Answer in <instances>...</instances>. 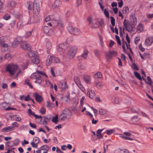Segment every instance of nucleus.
<instances>
[{"mask_svg":"<svg viewBox=\"0 0 153 153\" xmlns=\"http://www.w3.org/2000/svg\"><path fill=\"white\" fill-rule=\"evenodd\" d=\"M32 62L34 64H37L39 63V60L38 58L34 57L32 60Z\"/></svg>","mask_w":153,"mask_h":153,"instance_id":"obj_39","label":"nucleus"},{"mask_svg":"<svg viewBox=\"0 0 153 153\" xmlns=\"http://www.w3.org/2000/svg\"><path fill=\"white\" fill-rule=\"evenodd\" d=\"M49 146L47 145H45L42 146L41 147V150H45L48 151L49 149Z\"/></svg>","mask_w":153,"mask_h":153,"instance_id":"obj_38","label":"nucleus"},{"mask_svg":"<svg viewBox=\"0 0 153 153\" xmlns=\"http://www.w3.org/2000/svg\"><path fill=\"white\" fill-rule=\"evenodd\" d=\"M6 40V37L5 36L0 37V44H1L4 42Z\"/></svg>","mask_w":153,"mask_h":153,"instance_id":"obj_40","label":"nucleus"},{"mask_svg":"<svg viewBox=\"0 0 153 153\" xmlns=\"http://www.w3.org/2000/svg\"><path fill=\"white\" fill-rule=\"evenodd\" d=\"M33 97H35L36 100L39 103L43 101V99L42 97L37 93H34Z\"/></svg>","mask_w":153,"mask_h":153,"instance_id":"obj_13","label":"nucleus"},{"mask_svg":"<svg viewBox=\"0 0 153 153\" xmlns=\"http://www.w3.org/2000/svg\"><path fill=\"white\" fill-rule=\"evenodd\" d=\"M20 45L21 48L25 50L30 51L31 49V47L26 42H22Z\"/></svg>","mask_w":153,"mask_h":153,"instance_id":"obj_10","label":"nucleus"},{"mask_svg":"<svg viewBox=\"0 0 153 153\" xmlns=\"http://www.w3.org/2000/svg\"><path fill=\"white\" fill-rule=\"evenodd\" d=\"M91 108L93 111L94 112V116H95V117H96L97 116V112H98L97 110L95 109L93 107H91Z\"/></svg>","mask_w":153,"mask_h":153,"instance_id":"obj_56","label":"nucleus"},{"mask_svg":"<svg viewBox=\"0 0 153 153\" xmlns=\"http://www.w3.org/2000/svg\"><path fill=\"white\" fill-rule=\"evenodd\" d=\"M46 47L47 49L51 50V43L50 42H48L46 44Z\"/></svg>","mask_w":153,"mask_h":153,"instance_id":"obj_49","label":"nucleus"},{"mask_svg":"<svg viewBox=\"0 0 153 153\" xmlns=\"http://www.w3.org/2000/svg\"><path fill=\"white\" fill-rule=\"evenodd\" d=\"M91 27L94 28H97L99 26V19L97 18L94 19L92 21Z\"/></svg>","mask_w":153,"mask_h":153,"instance_id":"obj_14","label":"nucleus"},{"mask_svg":"<svg viewBox=\"0 0 153 153\" xmlns=\"http://www.w3.org/2000/svg\"><path fill=\"white\" fill-rule=\"evenodd\" d=\"M116 152H117L116 153H129L128 150L126 149L123 150L119 149L116 151Z\"/></svg>","mask_w":153,"mask_h":153,"instance_id":"obj_30","label":"nucleus"},{"mask_svg":"<svg viewBox=\"0 0 153 153\" xmlns=\"http://www.w3.org/2000/svg\"><path fill=\"white\" fill-rule=\"evenodd\" d=\"M25 82L26 84L28 85L30 88H33V86L29 82V79H27L26 78L25 80Z\"/></svg>","mask_w":153,"mask_h":153,"instance_id":"obj_46","label":"nucleus"},{"mask_svg":"<svg viewBox=\"0 0 153 153\" xmlns=\"http://www.w3.org/2000/svg\"><path fill=\"white\" fill-rule=\"evenodd\" d=\"M95 84L97 88H100L103 86V85L98 81H96L95 82Z\"/></svg>","mask_w":153,"mask_h":153,"instance_id":"obj_32","label":"nucleus"},{"mask_svg":"<svg viewBox=\"0 0 153 153\" xmlns=\"http://www.w3.org/2000/svg\"><path fill=\"white\" fill-rule=\"evenodd\" d=\"M140 36L137 37L135 39L134 42L136 44H137L138 41L140 40Z\"/></svg>","mask_w":153,"mask_h":153,"instance_id":"obj_57","label":"nucleus"},{"mask_svg":"<svg viewBox=\"0 0 153 153\" xmlns=\"http://www.w3.org/2000/svg\"><path fill=\"white\" fill-rule=\"evenodd\" d=\"M107 110L105 108H101L99 110V114L100 115H104L107 114Z\"/></svg>","mask_w":153,"mask_h":153,"instance_id":"obj_25","label":"nucleus"},{"mask_svg":"<svg viewBox=\"0 0 153 153\" xmlns=\"http://www.w3.org/2000/svg\"><path fill=\"white\" fill-rule=\"evenodd\" d=\"M12 57V55L9 53L6 54L4 56V58L7 60L10 59Z\"/></svg>","mask_w":153,"mask_h":153,"instance_id":"obj_41","label":"nucleus"},{"mask_svg":"<svg viewBox=\"0 0 153 153\" xmlns=\"http://www.w3.org/2000/svg\"><path fill=\"white\" fill-rule=\"evenodd\" d=\"M67 48L66 46L64 43H61L59 45V48L58 49L59 51H61L62 53H63L65 49Z\"/></svg>","mask_w":153,"mask_h":153,"instance_id":"obj_20","label":"nucleus"},{"mask_svg":"<svg viewBox=\"0 0 153 153\" xmlns=\"http://www.w3.org/2000/svg\"><path fill=\"white\" fill-rule=\"evenodd\" d=\"M143 24H140L137 26V31L141 32L143 30Z\"/></svg>","mask_w":153,"mask_h":153,"instance_id":"obj_29","label":"nucleus"},{"mask_svg":"<svg viewBox=\"0 0 153 153\" xmlns=\"http://www.w3.org/2000/svg\"><path fill=\"white\" fill-rule=\"evenodd\" d=\"M146 16L148 19H151L153 18V13L152 14H147Z\"/></svg>","mask_w":153,"mask_h":153,"instance_id":"obj_61","label":"nucleus"},{"mask_svg":"<svg viewBox=\"0 0 153 153\" xmlns=\"http://www.w3.org/2000/svg\"><path fill=\"white\" fill-rule=\"evenodd\" d=\"M51 18L52 20L54 21L56 23L58 24V22L60 20V16L58 14L55 13L51 15Z\"/></svg>","mask_w":153,"mask_h":153,"instance_id":"obj_12","label":"nucleus"},{"mask_svg":"<svg viewBox=\"0 0 153 153\" xmlns=\"http://www.w3.org/2000/svg\"><path fill=\"white\" fill-rule=\"evenodd\" d=\"M95 76H97L98 78H100L102 77V74L100 72H98L94 74Z\"/></svg>","mask_w":153,"mask_h":153,"instance_id":"obj_54","label":"nucleus"},{"mask_svg":"<svg viewBox=\"0 0 153 153\" xmlns=\"http://www.w3.org/2000/svg\"><path fill=\"white\" fill-rule=\"evenodd\" d=\"M74 80L77 85L81 83L79 77L77 76L74 77Z\"/></svg>","mask_w":153,"mask_h":153,"instance_id":"obj_31","label":"nucleus"},{"mask_svg":"<svg viewBox=\"0 0 153 153\" xmlns=\"http://www.w3.org/2000/svg\"><path fill=\"white\" fill-rule=\"evenodd\" d=\"M37 20L38 19L37 17H33L29 19V22L27 23V24L36 23L37 22Z\"/></svg>","mask_w":153,"mask_h":153,"instance_id":"obj_24","label":"nucleus"},{"mask_svg":"<svg viewBox=\"0 0 153 153\" xmlns=\"http://www.w3.org/2000/svg\"><path fill=\"white\" fill-rule=\"evenodd\" d=\"M2 88L3 89H7L8 88V85L6 83H3L2 84Z\"/></svg>","mask_w":153,"mask_h":153,"instance_id":"obj_62","label":"nucleus"},{"mask_svg":"<svg viewBox=\"0 0 153 153\" xmlns=\"http://www.w3.org/2000/svg\"><path fill=\"white\" fill-rule=\"evenodd\" d=\"M134 74L135 76L137 78L140 80H142V79L139 73L136 72H134Z\"/></svg>","mask_w":153,"mask_h":153,"instance_id":"obj_37","label":"nucleus"},{"mask_svg":"<svg viewBox=\"0 0 153 153\" xmlns=\"http://www.w3.org/2000/svg\"><path fill=\"white\" fill-rule=\"evenodd\" d=\"M88 51L87 49L85 50L81 55V57L84 59H86L88 57Z\"/></svg>","mask_w":153,"mask_h":153,"instance_id":"obj_21","label":"nucleus"},{"mask_svg":"<svg viewBox=\"0 0 153 153\" xmlns=\"http://www.w3.org/2000/svg\"><path fill=\"white\" fill-rule=\"evenodd\" d=\"M115 131V130L114 129L107 130H106V134L108 135L111 134Z\"/></svg>","mask_w":153,"mask_h":153,"instance_id":"obj_45","label":"nucleus"},{"mask_svg":"<svg viewBox=\"0 0 153 153\" xmlns=\"http://www.w3.org/2000/svg\"><path fill=\"white\" fill-rule=\"evenodd\" d=\"M139 49L142 51H144L145 49L144 48H143L142 47V45L141 44H139V46H138Z\"/></svg>","mask_w":153,"mask_h":153,"instance_id":"obj_59","label":"nucleus"},{"mask_svg":"<svg viewBox=\"0 0 153 153\" xmlns=\"http://www.w3.org/2000/svg\"><path fill=\"white\" fill-rule=\"evenodd\" d=\"M132 68L136 70H138V67L136 65L133 63L131 65Z\"/></svg>","mask_w":153,"mask_h":153,"instance_id":"obj_50","label":"nucleus"},{"mask_svg":"<svg viewBox=\"0 0 153 153\" xmlns=\"http://www.w3.org/2000/svg\"><path fill=\"white\" fill-rule=\"evenodd\" d=\"M104 13L105 15L108 18H109V13L107 10L106 9L104 10Z\"/></svg>","mask_w":153,"mask_h":153,"instance_id":"obj_53","label":"nucleus"},{"mask_svg":"<svg viewBox=\"0 0 153 153\" xmlns=\"http://www.w3.org/2000/svg\"><path fill=\"white\" fill-rule=\"evenodd\" d=\"M44 33L46 34H48L49 35H50L52 34V33L50 30V27L48 26H45L43 28Z\"/></svg>","mask_w":153,"mask_h":153,"instance_id":"obj_16","label":"nucleus"},{"mask_svg":"<svg viewBox=\"0 0 153 153\" xmlns=\"http://www.w3.org/2000/svg\"><path fill=\"white\" fill-rule=\"evenodd\" d=\"M53 60L55 63H57L59 62V59L57 57H53Z\"/></svg>","mask_w":153,"mask_h":153,"instance_id":"obj_58","label":"nucleus"},{"mask_svg":"<svg viewBox=\"0 0 153 153\" xmlns=\"http://www.w3.org/2000/svg\"><path fill=\"white\" fill-rule=\"evenodd\" d=\"M133 22H128L126 19H124L123 22V26L125 29L128 32L133 31V29L137 24V19L136 18H134Z\"/></svg>","mask_w":153,"mask_h":153,"instance_id":"obj_1","label":"nucleus"},{"mask_svg":"<svg viewBox=\"0 0 153 153\" xmlns=\"http://www.w3.org/2000/svg\"><path fill=\"white\" fill-rule=\"evenodd\" d=\"M68 29V32L71 34L74 35H78L81 33L79 29L73 27L72 26L69 27Z\"/></svg>","mask_w":153,"mask_h":153,"instance_id":"obj_8","label":"nucleus"},{"mask_svg":"<svg viewBox=\"0 0 153 153\" xmlns=\"http://www.w3.org/2000/svg\"><path fill=\"white\" fill-rule=\"evenodd\" d=\"M87 94L89 95V97L91 99H93L95 97V94L94 91L89 89L87 91Z\"/></svg>","mask_w":153,"mask_h":153,"instance_id":"obj_19","label":"nucleus"},{"mask_svg":"<svg viewBox=\"0 0 153 153\" xmlns=\"http://www.w3.org/2000/svg\"><path fill=\"white\" fill-rule=\"evenodd\" d=\"M62 3L60 0H56L54 3L52 5V7L53 9L57 8Z\"/></svg>","mask_w":153,"mask_h":153,"instance_id":"obj_18","label":"nucleus"},{"mask_svg":"<svg viewBox=\"0 0 153 153\" xmlns=\"http://www.w3.org/2000/svg\"><path fill=\"white\" fill-rule=\"evenodd\" d=\"M3 18L6 20H8L10 18V16L9 14H6L3 17Z\"/></svg>","mask_w":153,"mask_h":153,"instance_id":"obj_48","label":"nucleus"},{"mask_svg":"<svg viewBox=\"0 0 153 153\" xmlns=\"http://www.w3.org/2000/svg\"><path fill=\"white\" fill-rule=\"evenodd\" d=\"M142 77L143 79L147 83L150 85H152V81L149 76H148L147 77V80L148 81L147 82H146V79L143 77V76H142Z\"/></svg>","mask_w":153,"mask_h":153,"instance_id":"obj_33","label":"nucleus"},{"mask_svg":"<svg viewBox=\"0 0 153 153\" xmlns=\"http://www.w3.org/2000/svg\"><path fill=\"white\" fill-rule=\"evenodd\" d=\"M22 42V38L20 36L17 37L15 39L12 43V46L14 48L17 47L19 43Z\"/></svg>","mask_w":153,"mask_h":153,"instance_id":"obj_9","label":"nucleus"},{"mask_svg":"<svg viewBox=\"0 0 153 153\" xmlns=\"http://www.w3.org/2000/svg\"><path fill=\"white\" fill-rule=\"evenodd\" d=\"M153 42V36L148 37L145 41V44L147 46L151 45Z\"/></svg>","mask_w":153,"mask_h":153,"instance_id":"obj_15","label":"nucleus"},{"mask_svg":"<svg viewBox=\"0 0 153 153\" xmlns=\"http://www.w3.org/2000/svg\"><path fill=\"white\" fill-rule=\"evenodd\" d=\"M77 50V48L76 46H73L70 48L68 53V56L70 59H72L75 56Z\"/></svg>","mask_w":153,"mask_h":153,"instance_id":"obj_7","label":"nucleus"},{"mask_svg":"<svg viewBox=\"0 0 153 153\" xmlns=\"http://www.w3.org/2000/svg\"><path fill=\"white\" fill-rule=\"evenodd\" d=\"M33 140L35 142H36L37 143H39V138L37 137H35L33 138Z\"/></svg>","mask_w":153,"mask_h":153,"instance_id":"obj_63","label":"nucleus"},{"mask_svg":"<svg viewBox=\"0 0 153 153\" xmlns=\"http://www.w3.org/2000/svg\"><path fill=\"white\" fill-rule=\"evenodd\" d=\"M117 54V52L116 51H110L108 52H105V55L107 59L111 58L112 56H116Z\"/></svg>","mask_w":153,"mask_h":153,"instance_id":"obj_11","label":"nucleus"},{"mask_svg":"<svg viewBox=\"0 0 153 153\" xmlns=\"http://www.w3.org/2000/svg\"><path fill=\"white\" fill-rule=\"evenodd\" d=\"M14 127L11 126H8L3 128L1 129V131L3 132H8L13 131L14 129Z\"/></svg>","mask_w":153,"mask_h":153,"instance_id":"obj_17","label":"nucleus"},{"mask_svg":"<svg viewBox=\"0 0 153 153\" xmlns=\"http://www.w3.org/2000/svg\"><path fill=\"white\" fill-rule=\"evenodd\" d=\"M32 31H30L27 32L24 36L25 38H27L29 37L31 34Z\"/></svg>","mask_w":153,"mask_h":153,"instance_id":"obj_42","label":"nucleus"},{"mask_svg":"<svg viewBox=\"0 0 153 153\" xmlns=\"http://www.w3.org/2000/svg\"><path fill=\"white\" fill-rule=\"evenodd\" d=\"M37 143L35 144L34 142H31V144L32 147L33 148H36L37 147L38 145H37Z\"/></svg>","mask_w":153,"mask_h":153,"instance_id":"obj_64","label":"nucleus"},{"mask_svg":"<svg viewBox=\"0 0 153 153\" xmlns=\"http://www.w3.org/2000/svg\"><path fill=\"white\" fill-rule=\"evenodd\" d=\"M41 75H46L44 72L37 71V73H34L32 74L30 76V78L33 79H36L35 81V83L40 84L42 82L41 79Z\"/></svg>","mask_w":153,"mask_h":153,"instance_id":"obj_4","label":"nucleus"},{"mask_svg":"<svg viewBox=\"0 0 153 153\" xmlns=\"http://www.w3.org/2000/svg\"><path fill=\"white\" fill-rule=\"evenodd\" d=\"M28 113L30 115L34 117L36 119H41L40 120L42 121V124L43 125H46L49 121V119L47 117H42L41 116H38L32 111L29 108L28 110Z\"/></svg>","mask_w":153,"mask_h":153,"instance_id":"obj_6","label":"nucleus"},{"mask_svg":"<svg viewBox=\"0 0 153 153\" xmlns=\"http://www.w3.org/2000/svg\"><path fill=\"white\" fill-rule=\"evenodd\" d=\"M91 79V77L89 75L86 76L84 77V81L86 83H90Z\"/></svg>","mask_w":153,"mask_h":153,"instance_id":"obj_28","label":"nucleus"},{"mask_svg":"<svg viewBox=\"0 0 153 153\" xmlns=\"http://www.w3.org/2000/svg\"><path fill=\"white\" fill-rule=\"evenodd\" d=\"M28 9L31 10L33 8V13L36 15H38L40 12L39 4L36 1H35L33 4L31 2H27Z\"/></svg>","mask_w":153,"mask_h":153,"instance_id":"obj_2","label":"nucleus"},{"mask_svg":"<svg viewBox=\"0 0 153 153\" xmlns=\"http://www.w3.org/2000/svg\"><path fill=\"white\" fill-rule=\"evenodd\" d=\"M23 26V23L22 21H19L17 24V27L19 29L20 28Z\"/></svg>","mask_w":153,"mask_h":153,"instance_id":"obj_47","label":"nucleus"},{"mask_svg":"<svg viewBox=\"0 0 153 153\" xmlns=\"http://www.w3.org/2000/svg\"><path fill=\"white\" fill-rule=\"evenodd\" d=\"M77 85L83 92H85L86 90L81 83Z\"/></svg>","mask_w":153,"mask_h":153,"instance_id":"obj_36","label":"nucleus"},{"mask_svg":"<svg viewBox=\"0 0 153 153\" xmlns=\"http://www.w3.org/2000/svg\"><path fill=\"white\" fill-rule=\"evenodd\" d=\"M28 54L29 56L31 57H36L37 55V52L33 51L29 52Z\"/></svg>","mask_w":153,"mask_h":153,"instance_id":"obj_27","label":"nucleus"},{"mask_svg":"<svg viewBox=\"0 0 153 153\" xmlns=\"http://www.w3.org/2000/svg\"><path fill=\"white\" fill-rule=\"evenodd\" d=\"M52 60L53 56H48L46 61V64L47 65H50Z\"/></svg>","mask_w":153,"mask_h":153,"instance_id":"obj_26","label":"nucleus"},{"mask_svg":"<svg viewBox=\"0 0 153 153\" xmlns=\"http://www.w3.org/2000/svg\"><path fill=\"white\" fill-rule=\"evenodd\" d=\"M71 114L70 110L68 109H64L59 116L60 119L63 121L69 120L71 117Z\"/></svg>","mask_w":153,"mask_h":153,"instance_id":"obj_5","label":"nucleus"},{"mask_svg":"<svg viewBox=\"0 0 153 153\" xmlns=\"http://www.w3.org/2000/svg\"><path fill=\"white\" fill-rule=\"evenodd\" d=\"M115 38L117 42V43L119 45H121V42L119 36L117 35H116Z\"/></svg>","mask_w":153,"mask_h":153,"instance_id":"obj_51","label":"nucleus"},{"mask_svg":"<svg viewBox=\"0 0 153 153\" xmlns=\"http://www.w3.org/2000/svg\"><path fill=\"white\" fill-rule=\"evenodd\" d=\"M47 104L46 105V106L48 108H53L54 106V104L48 101L47 102Z\"/></svg>","mask_w":153,"mask_h":153,"instance_id":"obj_43","label":"nucleus"},{"mask_svg":"<svg viewBox=\"0 0 153 153\" xmlns=\"http://www.w3.org/2000/svg\"><path fill=\"white\" fill-rule=\"evenodd\" d=\"M52 121L55 123H57L58 122V115H56L53 117L52 119Z\"/></svg>","mask_w":153,"mask_h":153,"instance_id":"obj_35","label":"nucleus"},{"mask_svg":"<svg viewBox=\"0 0 153 153\" xmlns=\"http://www.w3.org/2000/svg\"><path fill=\"white\" fill-rule=\"evenodd\" d=\"M18 66L16 64H10L7 65L5 69V71L6 72H8L10 76L14 75L18 70Z\"/></svg>","mask_w":153,"mask_h":153,"instance_id":"obj_3","label":"nucleus"},{"mask_svg":"<svg viewBox=\"0 0 153 153\" xmlns=\"http://www.w3.org/2000/svg\"><path fill=\"white\" fill-rule=\"evenodd\" d=\"M58 86L62 89H64L67 87V85L65 82H60L58 83Z\"/></svg>","mask_w":153,"mask_h":153,"instance_id":"obj_22","label":"nucleus"},{"mask_svg":"<svg viewBox=\"0 0 153 153\" xmlns=\"http://www.w3.org/2000/svg\"><path fill=\"white\" fill-rule=\"evenodd\" d=\"M40 112L41 114H44L46 113V109L44 107H42L40 110Z\"/></svg>","mask_w":153,"mask_h":153,"instance_id":"obj_52","label":"nucleus"},{"mask_svg":"<svg viewBox=\"0 0 153 153\" xmlns=\"http://www.w3.org/2000/svg\"><path fill=\"white\" fill-rule=\"evenodd\" d=\"M14 144V142L12 141H10L7 142L5 144V149H9L11 147L13 146Z\"/></svg>","mask_w":153,"mask_h":153,"instance_id":"obj_23","label":"nucleus"},{"mask_svg":"<svg viewBox=\"0 0 153 153\" xmlns=\"http://www.w3.org/2000/svg\"><path fill=\"white\" fill-rule=\"evenodd\" d=\"M131 120L133 122L137 121L138 120L137 119V116H134L133 117L131 118Z\"/></svg>","mask_w":153,"mask_h":153,"instance_id":"obj_55","label":"nucleus"},{"mask_svg":"<svg viewBox=\"0 0 153 153\" xmlns=\"http://www.w3.org/2000/svg\"><path fill=\"white\" fill-rule=\"evenodd\" d=\"M110 18L111 24L114 27L115 24V20L113 16H111Z\"/></svg>","mask_w":153,"mask_h":153,"instance_id":"obj_44","label":"nucleus"},{"mask_svg":"<svg viewBox=\"0 0 153 153\" xmlns=\"http://www.w3.org/2000/svg\"><path fill=\"white\" fill-rule=\"evenodd\" d=\"M129 11V9L127 7H125L123 8L122 12L123 14H127Z\"/></svg>","mask_w":153,"mask_h":153,"instance_id":"obj_34","label":"nucleus"},{"mask_svg":"<svg viewBox=\"0 0 153 153\" xmlns=\"http://www.w3.org/2000/svg\"><path fill=\"white\" fill-rule=\"evenodd\" d=\"M50 20H51V15L47 16L45 19V21L46 22H48Z\"/></svg>","mask_w":153,"mask_h":153,"instance_id":"obj_60","label":"nucleus"}]
</instances>
